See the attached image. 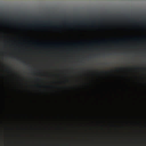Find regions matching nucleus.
<instances>
[{
	"mask_svg": "<svg viewBox=\"0 0 146 146\" xmlns=\"http://www.w3.org/2000/svg\"><path fill=\"white\" fill-rule=\"evenodd\" d=\"M117 126L119 127V66L117 67Z\"/></svg>",
	"mask_w": 146,
	"mask_h": 146,
	"instance_id": "nucleus-1",
	"label": "nucleus"
},
{
	"mask_svg": "<svg viewBox=\"0 0 146 146\" xmlns=\"http://www.w3.org/2000/svg\"><path fill=\"white\" fill-rule=\"evenodd\" d=\"M120 67L119 64V146H120Z\"/></svg>",
	"mask_w": 146,
	"mask_h": 146,
	"instance_id": "nucleus-2",
	"label": "nucleus"
},
{
	"mask_svg": "<svg viewBox=\"0 0 146 146\" xmlns=\"http://www.w3.org/2000/svg\"><path fill=\"white\" fill-rule=\"evenodd\" d=\"M117 36L116 39L117 52V55L119 54V13L117 12Z\"/></svg>",
	"mask_w": 146,
	"mask_h": 146,
	"instance_id": "nucleus-3",
	"label": "nucleus"
},
{
	"mask_svg": "<svg viewBox=\"0 0 146 146\" xmlns=\"http://www.w3.org/2000/svg\"><path fill=\"white\" fill-rule=\"evenodd\" d=\"M112 41L111 39H109L107 40H104L101 42L104 43H107L108 42H110Z\"/></svg>",
	"mask_w": 146,
	"mask_h": 146,
	"instance_id": "nucleus-4",
	"label": "nucleus"
},
{
	"mask_svg": "<svg viewBox=\"0 0 146 146\" xmlns=\"http://www.w3.org/2000/svg\"><path fill=\"white\" fill-rule=\"evenodd\" d=\"M120 16H119V17ZM119 19H120L119 18ZM119 42H120V21H119ZM120 46V43H119V46Z\"/></svg>",
	"mask_w": 146,
	"mask_h": 146,
	"instance_id": "nucleus-5",
	"label": "nucleus"
},
{
	"mask_svg": "<svg viewBox=\"0 0 146 146\" xmlns=\"http://www.w3.org/2000/svg\"><path fill=\"white\" fill-rule=\"evenodd\" d=\"M125 86H126V87L127 88V89L125 90V91H128V89H129V87H128V85H127V84L125 85Z\"/></svg>",
	"mask_w": 146,
	"mask_h": 146,
	"instance_id": "nucleus-6",
	"label": "nucleus"
},
{
	"mask_svg": "<svg viewBox=\"0 0 146 146\" xmlns=\"http://www.w3.org/2000/svg\"><path fill=\"white\" fill-rule=\"evenodd\" d=\"M104 72V73H105V74H107L108 73V72H109V71H104L103 72Z\"/></svg>",
	"mask_w": 146,
	"mask_h": 146,
	"instance_id": "nucleus-7",
	"label": "nucleus"
},
{
	"mask_svg": "<svg viewBox=\"0 0 146 146\" xmlns=\"http://www.w3.org/2000/svg\"><path fill=\"white\" fill-rule=\"evenodd\" d=\"M128 117L127 116H126L125 117V118L126 119H127V118H128Z\"/></svg>",
	"mask_w": 146,
	"mask_h": 146,
	"instance_id": "nucleus-8",
	"label": "nucleus"
},
{
	"mask_svg": "<svg viewBox=\"0 0 146 146\" xmlns=\"http://www.w3.org/2000/svg\"><path fill=\"white\" fill-rule=\"evenodd\" d=\"M125 123H126V124H127L128 123V122H127V121L125 122Z\"/></svg>",
	"mask_w": 146,
	"mask_h": 146,
	"instance_id": "nucleus-9",
	"label": "nucleus"
},
{
	"mask_svg": "<svg viewBox=\"0 0 146 146\" xmlns=\"http://www.w3.org/2000/svg\"><path fill=\"white\" fill-rule=\"evenodd\" d=\"M112 17V16L111 15H110V18H111Z\"/></svg>",
	"mask_w": 146,
	"mask_h": 146,
	"instance_id": "nucleus-10",
	"label": "nucleus"
},
{
	"mask_svg": "<svg viewBox=\"0 0 146 146\" xmlns=\"http://www.w3.org/2000/svg\"><path fill=\"white\" fill-rule=\"evenodd\" d=\"M23 63H25V61H23Z\"/></svg>",
	"mask_w": 146,
	"mask_h": 146,
	"instance_id": "nucleus-11",
	"label": "nucleus"
},
{
	"mask_svg": "<svg viewBox=\"0 0 146 146\" xmlns=\"http://www.w3.org/2000/svg\"><path fill=\"white\" fill-rule=\"evenodd\" d=\"M117 64H118V62H117Z\"/></svg>",
	"mask_w": 146,
	"mask_h": 146,
	"instance_id": "nucleus-12",
	"label": "nucleus"
}]
</instances>
